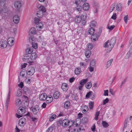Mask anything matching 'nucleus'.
Segmentation results:
<instances>
[{
	"label": "nucleus",
	"mask_w": 132,
	"mask_h": 132,
	"mask_svg": "<svg viewBox=\"0 0 132 132\" xmlns=\"http://www.w3.org/2000/svg\"><path fill=\"white\" fill-rule=\"evenodd\" d=\"M33 50H25V53L24 54L23 58L24 61H27L29 58L32 60H34L36 58L37 55L35 52H32Z\"/></svg>",
	"instance_id": "f257e3e1"
},
{
	"label": "nucleus",
	"mask_w": 132,
	"mask_h": 132,
	"mask_svg": "<svg viewBox=\"0 0 132 132\" xmlns=\"http://www.w3.org/2000/svg\"><path fill=\"white\" fill-rule=\"evenodd\" d=\"M116 39L115 37H112L110 40H108L104 43L103 45V47H107L111 49H112L116 43Z\"/></svg>",
	"instance_id": "f03ea898"
},
{
	"label": "nucleus",
	"mask_w": 132,
	"mask_h": 132,
	"mask_svg": "<svg viewBox=\"0 0 132 132\" xmlns=\"http://www.w3.org/2000/svg\"><path fill=\"white\" fill-rule=\"evenodd\" d=\"M63 123L62 126L63 127H67L68 126L70 128L72 126L73 123L72 121L65 119L63 120Z\"/></svg>",
	"instance_id": "7ed1b4c3"
},
{
	"label": "nucleus",
	"mask_w": 132,
	"mask_h": 132,
	"mask_svg": "<svg viewBox=\"0 0 132 132\" xmlns=\"http://www.w3.org/2000/svg\"><path fill=\"white\" fill-rule=\"evenodd\" d=\"M35 72V68L33 67L32 66L29 67L27 71V74L30 76L32 75Z\"/></svg>",
	"instance_id": "20e7f679"
},
{
	"label": "nucleus",
	"mask_w": 132,
	"mask_h": 132,
	"mask_svg": "<svg viewBox=\"0 0 132 132\" xmlns=\"http://www.w3.org/2000/svg\"><path fill=\"white\" fill-rule=\"evenodd\" d=\"M7 45V42L6 40L2 39L0 41V47L2 49L6 48Z\"/></svg>",
	"instance_id": "39448f33"
},
{
	"label": "nucleus",
	"mask_w": 132,
	"mask_h": 132,
	"mask_svg": "<svg viewBox=\"0 0 132 132\" xmlns=\"http://www.w3.org/2000/svg\"><path fill=\"white\" fill-rule=\"evenodd\" d=\"M11 90V89H10L6 100L5 107L7 110V109L9 103V101L10 98V94Z\"/></svg>",
	"instance_id": "423d86ee"
},
{
	"label": "nucleus",
	"mask_w": 132,
	"mask_h": 132,
	"mask_svg": "<svg viewBox=\"0 0 132 132\" xmlns=\"http://www.w3.org/2000/svg\"><path fill=\"white\" fill-rule=\"evenodd\" d=\"M17 111L19 114L22 115L25 113V110L23 107H20L18 109Z\"/></svg>",
	"instance_id": "0eeeda50"
},
{
	"label": "nucleus",
	"mask_w": 132,
	"mask_h": 132,
	"mask_svg": "<svg viewBox=\"0 0 132 132\" xmlns=\"http://www.w3.org/2000/svg\"><path fill=\"white\" fill-rule=\"evenodd\" d=\"M46 99H48L47 97V94L45 93L41 94L39 96V99L40 101H44Z\"/></svg>",
	"instance_id": "6e6552de"
},
{
	"label": "nucleus",
	"mask_w": 132,
	"mask_h": 132,
	"mask_svg": "<svg viewBox=\"0 0 132 132\" xmlns=\"http://www.w3.org/2000/svg\"><path fill=\"white\" fill-rule=\"evenodd\" d=\"M14 39L12 37H10L7 39V42L9 46H12L13 45V42Z\"/></svg>",
	"instance_id": "1a4fd4ad"
},
{
	"label": "nucleus",
	"mask_w": 132,
	"mask_h": 132,
	"mask_svg": "<svg viewBox=\"0 0 132 132\" xmlns=\"http://www.w3.org/2000/svg\"><path fill=\"white\" fill-rule=\"evenodd\" d=\"M39 110V107L38 105H36L33 109L32 111L34 114H36L38 112Z\"/></svg>",
	"instance_id": "9d476101"
},
{
	"label": "nucleus",
	"mask_w": 132,
	"mask_h": 132,
	"mask_svg": "<svg viewBox=\"0 0 132 132\" xmlns=\"http://www.w3.org/2000/svg\"><path fill=\"white\" fill-rule=\"evenodd\" d=\"M19 18L18 15H15L13 18V22L15 23H18L19 21Z\"/></svg>",
	"instance_id": "9b49d317"
},
{
	"label": "nucleus",
	"mask_w": 132,
	"mask_h": 132,
	"mask_svg": "<svg viewBox=\"0 0 132 132\" xmlns=\"http://www.w3.org/2000/svg\"><path fill=\"white\" fill-rule=\"evenodd\" d=\"M61 88L64 91H67L68 89V85L65 83H63L61 86Z\"/></svg>",
	"instance_id": "f8f14e48"
},
{
	"label": "nucleus",
	"mask_w": 132,
	"mask_h": 132,
	"mask_svg": "<svg viewBox=\"0 0 132 132\" xmlns=\"http://www.w3.org/2000/svg\"><path fill=\"white\" fill-rule=\"evenodd\" d=\"M14 6L16 8L19 9L21 6V4L20 2L17 1L14 3Z\"/></svg>",
	"instance_id": "ddd939ff"
},
{
	"label": "nucleus",
	"mask_w": 132,
	"mask_h": 132,
	"mask_svg": "<svg viewBox=\"0 0 132 132\" xmlns=\"http://www.w3.org/2000/svg\"><path fill=\"white\" fill-rule=\"evenodd\" d=\"M36 29L34 27H32L30 29L29 31V34L30 36L34 35L36 33Z\"/></svg>",
	"instance_id": "4468645a"
},
{
	"label": "nucleus",
	"mask_w": 132,
	"mask_h": 132,
	"mask_svg": "<svg viewBox=\"0 0 132 132\" xmlns=\"http://www.w3.org/2000/svg\"><path fill=\"white\" fill-rule=\"evenodd\" d=\"M98 37L97 34H94L92 35L91 37V39L92 41L93 42H95L98 39Z\"/></svg>",
	"instance_id": "2eb2a0df"
},
{
	"label": "nucleus",
	"mask_w": 132,
	"mask_h": 132,
	"mask_svg": "<svg viewBox=\"0 0 132 132\" xmlns=\"http://www.w3.org/2000/svg\"><path fill=\"white\" fill-rule=\"evenodd\" d=\"M113 60V59H111L108 61L106 65V69H107L109 68V67L111 65L112 63Z\"/></svg>",
	"instance_id": "dca6fc26"
},
{
	"label": "nucleus",
	"mask_w": 132,
	"mask_h": 132,
	"mask_svg": "<svg viewBox=\"0 0 132 132\" xmlns=\"http://www.w3.org/2000/svg\"><path fill=\"white\" fill-rule=\"evenodd\" d=\"M89 4L87 3H84L83 6V9L85 11L88 10L89 9Z\"/></svg>",
	"instance_id": "f3484780"
},
{
	"label": "nucleus",
	"mask_w": 132,
	"mask_h": 132,
	"mask_svg": "<svg viewBox=\"0 0 132 132\" xmlns=\"http://www.w3.org/2000/svg\"><path fill=\"white\" fill-rule=\"evenodd\" d=\"M85 54L86 57L89 58L91 54V52L90 50H86L85 52Z\"/></svg>",
	"instance_id": "a211bd4d"
},
{
	"label": "nucleus",
	"mask_w": 132,
	"mask_h": 132,
	"mask_svg": "<svg viewBox=\"0 0 132 132\" xmlns=\"http://www.w3.org/2000/svg\"><path fill=\"white\" fill-rule=\"evenodd\" d=\"M60 95V93L58 91L55 92L53 94V97L55 99H57Z\"/></svg>",
	"instance_id": "6ab92c4d"
},
{
	"label": "nucleus",
	"mask_w": 132,
	"mask_h": 132,
	"mask_svg": "<svg viewBox=\"0 0 132 132\" xmlns=\"http://www.w3.org/2000/svg\"><path fill=\"white\" fill-rule=\"evenodd\" d=\"M130 55H132V50H129L125 56V59H128Z\"/></svg>",
	"instance_id": "aec40b11"
},
{
	"label": "nucleus",
	"mask_w": 132,
	"mask_h": 132,
	"mask_svg": "<svg viewBox=\"0 0 132 132\" xmlns=\"http://www.w3.org/2000/svg\"><path fill=\"white\" fill-rule=\"evenodd\" d=\"M37 15L38 17L41 18L43 16V12L40 10H38L37 13Z\"/></svg>",
	"instance_id": "412c9836"
},
{
	"label": "nucleus",
	"mask_w": 132,
	"mask_h": 132,
	"mask_svg": "<svg viewBox=\"0 0 132 132\" xmlns=\"http://www.w3.org/2000/svg\"><path fill=\"white\" fill-rule=\"evenodd\" d=\"M122 8V4L121 3H119L118 4L116 5V10L118 11L121 10Z\"/></svg>",
	"instance_id": "4be33fe9"
},
{
	"label": "nucleus",
	"mask_w": 132,
	"mask_h": 132,
	"mask_svg": "<svg viewBox=\"0 0 132 132\" xmlns=\"http://www.w3.org/2000/svg\"><path fill=\"white\" fill-rule=\"evenodd\" d=\"M88 81L87 79H83L81 80L80 82V84L83 86Z\"/></svg>",
	"instance_id": "5701e85b"
},
{
	"label": "nucleus",
	"mask_w": 132,
	"mask_h": 132,
	"mask_svg": "<svg viewBox=\"0 0 132 132\" xmlns=\"http://www.w3.org/2000/svg\"><path fill=\"white\" fill-rule=\"evenodd\" d=\"M90 66L95 67L96 65V61L95 59L92 60L90 62Z\"/></svg>",
	"instance_id": "b1692460"
},
{
	"label": "nucleus",
	"mask_w": 132,
	"mask_h": 132,
	"mask_svg": "<svg viewBox=\"0 0 132 132\" xmlns=\"http://www.w3.org/2000/svg\"><path fill=\"white\" fill-rule=\"evenodd\" d=\"M43 24L41 22L39 23L36 26L37 29L38 30L40 29L43 28Z\"/></svg>",
	"instance_id": "393cba45"
},
{
	"label": "nucleus",
	"mask_w": 132,
	"mask_h": 132,
	"mask_svg": "<svg viewBox=\"0 0 132 132\" xmlns=\"http://www.w3.org/2000/svg\"><path fill=\"white\" fill-rule=\"evenodd\" d=\"M95 30L93 27H91L89 29L88 31V33L90 35H93L94 32Z\"/></svg>",
	"instance_id": "a878e982"
},
{
	"label": "nucleus",
	"mask_w": 132,
	"mask_h": 132,
	"mask_svg": "<svg viewBox=\"0 0 132 132\" xmlns=\"http://www.w3.org/2000/svg\"><path fill=\"white\" fill-rule=\"evenodd\" d=\"M81 20V18L79 16H77L75 19V21L77 23H79Z\"/></svg>",
	"instance_id": "bb28decb"
},
{
	"label": "nucleus",
	"mask_w": 132,
	"mask_h": 132,
	"mask_svg": "<svg viewBox=\"0 0 132 132\" xmlns=\"http://www.w3.org/2000/svg\"><path fill=\"white\" fill-rule=\"evenodd\" d=\"M21 103V101L19 98L16 99L15 101V104L16 106H19Z\"/></svg>",
	"instance_id": "cd10ccee"
},
{
	"label": "nucleus",
	"mask_w": 132,
	"mask_h": 132,
	"mask_svg": "<svg viewBox=\"0 0 132 132\" xmlns=\"http://www.w3.org/2000/svg\"><path fill=\"white\" fill-rule=\"evenodd\" d=\"M81 72V69L79 67L76 68L75 72L76 75H78Z\"/></svg>",
	"instance_id": "c85d7f7f"
},
{
	"label": "nucleus",
	"mask_w": 132,
	"mask_h": 132,
	"mask_svg": "<svg viewBox=\"0 0 132 132\" xmlns=\"http://www.w3.org/2000/svg\"><path fill=\"white\" fill-rule=\"evenodd\" d=\"M39 10H40L43 12H45L46 11L45 8L43 5H41L39 8Z\"/></svg>",
	"instance_id": "c756f323"
},
{
	"label": "nucleus",
	"mask_w": 132,
	"mask_h": 132,
	"mask_svg": "<svg viewBox=\"0 0 132 132\" xmlns=\"http://www.w3.org/2000/svg\"><path fill=\"white\" fill-rule=\"evenodd\" d=\"M92 85V84L91 82H89L85 85V86L87 89H90Z\"/></svg>",
	"instance_id": "7c9ffc66"
},
{
	"label": "nucleus",
	"mask_w": 132,
	"mask_h": 132,
	"mask_svg": "<svg viewBox=\"0 0 132 132\" xmlns=\"http://www.w3.org/2000/svg\"><path fill=\"white\" fill-rule=\"evenodd\" d=\"M96 24V22L95 21H92L90 22L89 26L91 27H95Z\"/></svg>",
	"instance_id": "2f4dec72"
},
{
	"label": "nucleus",
	"mask_w": 132,
	"mask_h": 132,
	"mask_svg": "<svg viewBox=\"0 0 132 132\" xmlns=\"http://www.w3.org/2000/svg\"><path fill=\"white\" fill-rule=\"evenodd\" d=\"M70 105V102L69 101H68L66 102L64 104V107L65 109L68 108Z\"/></svg>",
	"instance_id": "473e14b6"
},
{
	"label": "nucleus",
	"mask_w": 132,
	"mask_h": 132,
	"mask_svg": "<svg viewBox=\"0 0 132 132\" xmlns=\"http://www.w3.org/2000/svg\"><path fill=\"white\" fill-rule=\"evenodd\" d=\"M56 117V116L55 114L53 115L49 119V121H52Z\"/></svg>",
	"instance_id": "72a5a7b5"
},
{
	"label": "nucleus",
	"mask_w": 132,
	"mask_h": 132,
	"mask_svg": "<svg viewBox=\"0 0 132 132\" xmlns=\"http://www.w3.org/2000/svg\"><path fill=\"white\" fill-rule=\"evenodd\" d=\"M32 47L35 49H37L38 48V44L36 43H32Z\"/></svg>",
	"instance_id": "f704fd0d"
},
{
	"label": "nucleus",
	"mask_w": 132,
	"mask_h": 132,
	"mask_svg": "<svg viewBox=\"0 0 132 132\" xmlns=\"http://www.w3.org/2000/svg\"><path fill=\"white\" fill-rule=\"evenodd\" d=\"M22 94V92L21 90H17L16 95L17 96H21Z\"/></svg>",
	"instance_id": "c9c22d12"
},
{
	"label": "nucleus",
	"mask_w": 132,
	"mask_h": 132,
	"mask_svg": "<svg viewBox=\"0 0 132 132\" xmlns=\"http://www.w3.org/2000/svg\"><path fill=\"white\" fill-rule=\"evenodd\" d=\"M89 106L90 109H92L94 106V102H90L89 103Z\"/></svg>",
	"instance_id": "e433bc0d"
},
{
	"label": "nucleus",
	"mask_w": 132,
	"mask_h": 132,
	"mask_svg": "<svg viewBox=\"0 0 132 132\" xmlns=\"http://www.w3.org/2000/svg\"><path fill=\"white\" fill-rule=\"evenodd\" d=\"M93 93L92 91H89L88 92L86 95V97L87 98H89L92 95V93Z\"/></svg>",
	"instance_id": "4c0bfd02"
},
{
	"label": "nucleus",
	"mask_w": 132,
	"mask_h": 132,
	"mask_svg": "<svg viewBox=\"0 0 132 132\" xmlns=\"http://www.w3.org/2000/svg\"><path fill=\"white\" fill-rule=\"evenodd\" d=\"M102 124L104 127H107L109 126L108 124L105 121H103L102 122Z\"/></svg>",
	"instance_id": "58836bf2"
},
{
	"label": "nucleus",
	"mask_w": 132,
	"mask_h": 132,
	"mask_svg": "<svg viewBox=\"0 0 132 132\" xmlns=\"http://www.w3.org/2000/svg\"><path fill=\"white\" fill-rule=\"evenodd\" d=\"M63 124V120L61 119H60L57 122V125L59 126H60L61 125L62 126Z\"/></svg>",
	"instance_id": "ea45409f"
},
{
	"label": "nucleus",
	"mask_w": 132,
	"mask_h": 132,
	"mask_svg": "<svg viewBox=\"0 0 132 132\" xmlns=\"http://www.w3.org/2000/svg\"><path fill=\"white\" fill-rule=\"evenodd\" d=\"M100 113V111L97 112L95 114V120H97Z\"/></svg>",
	"instance_id": "a19ab883"
},
{
	"label": "nucleus",
	"mask_w": 132,
	"mask_h": 132,
	"mask_svg": "<svg viewBox=\"0 0 132 132\" xmlns=\"http://www.w3.org/2000/svg\"><path fill=\"white\" fill-rule=\"evenodd\" d=\"M115 27V26L114 25L110 26L108 25L107 26L108 29L110 30H112Z\"/></svg>",
	"instance_id": "79ce46f5"
},
{
	"label": "nucleus",
	"mask_w": 132,
	"mask_h": 132,
	"mask_svg": "<svg viewBox=\"0 0 132 132\" xmlns=\"http://www.w3.org/2000/svg\"><path fill=\"white\" fill-rule=\"evenodd\" d=\"M34 39L35 38L33 36L30 37L29 38V41L30 42L32 43H34L33 42L34 41Z\"/></svg>",
	"instance_id": "37998d69"
},
{
	"label": "nucleus",
	"mask_w": 132,
	"mask_h": 132,
	"mask_svg": "<svg viewBox=\"0 0 132 132\" xmlns=\"http://www.w3.org/2000/svg\"><path fill=\"white\" fill-rule=\"evenodd\" d=\"M71 97H72V99L74 100H76L78 98V97L77 96V95L75 94H72L71 95Z\"/></svg>",
	"instance_id": "c03bdc74"
},
{
	"label": "nucleus",
	"mask_w": 132,
	"mask_h": 132,
	"mask_svg": "<svg viewBox=\"0 0 132 132\" xmlns=\"http://www.w3.org/2000/svg\"><path fill=\"white\" fill-rule=\"evenodd\" d=\"M31 78L30 77V78H26L25 80V81L26 83L30 84L31 83V79L30 78Z\"/></svg>",
	"instance_id": "a18cd8bd"
},
{
	"label": "nucleus",
	"mask_w": 132,
	"mask_h": 132,
	"mask_svg": "<svg viewBox=\"0 0 132 132\" xmlns=\"http://www.w3.org/2000/svg\"><path fill=\"white\" fill-rule=\"evenodd\" d=\"M102 33V30L101 29H99V31L97 32L96 34H97V35L98 36L99 38V37L100 36Z\"/></svg>",
	"instance_id": "49530a36"
},
{
	"label": "nucleus",
	"mask_w": 132,
	"mask_h": 132,
	"mask_svg": "<svg viewBox=\"0 0 132 132\" xmlns=\"http://www.w3.org/2000/svg\"><path fill=\"white\" fill-rule=\"evenodd\" d=\"M53 130V127H50L46 130V132H52Z\"/></svg>",
	"instance_id": "de8ad7c7"
},
{
	"label": "nucleus",
	"mask_w": 132,
	"mask_h": 132,
	"mask_svg": "<svg viewBox=\"0 0 132 132\" xmlns=\"http://www.w3.org/2000/svg\"><path fill=\"white\" fill-rule=\"evenodd\" d=\"M80 66L83 68H85L86 65V63L82 62H80Z\"/></svg>",
	"instance_id": "09e8293b"
},
{
	"label": "nucleus",
	"mask_w": 132,
	"mask_h": 132,
	"mask_svg": "<svg viewBox=\"0 0 132 132\" xmlns=\"http://www.w3.org/2000/svg\"><path fill=\"white\" fill-rule=\"evenodd\" d=\"M82 9V7L81 6L78 5L77 7V10L78 11H80Z\"/></svg>",
	"instance_id": "8fccbe9b"
},
{
	"label": "nucleus",
	"mask_w": 132,
	"mask_h": 132,
	"mask_svg": "<svg viewBox=\"0 0 132 132\" xmlns=\"http://www.w3.org/2000/svg\"><path fill=\"white\" fill-rule=\"evenodd\" d=\"M109 100L108 98H107L103 101V104L105 105L106 103H107L109 101Z\"/></svg>",
	"instance_id": "3c124183"
},
{
	"label": "nucleus",
	"mask_w": 132,
	"mask_h": 132,
	"mask_svg": "<svg viewBox=\"0 0 132 132\" xmlns=\"http://www.w3.org/2000/svg\"><path fill=\"white\" fill-rule=\"evenodd\" d=\"M117 18V15L116 13H114L113 14L111 18L114 20H115Z\"/></svg>",
	"instance_id": "603ef678"
},
{
	"label": "nucleus",
	"mask_w": 132,
	"mask_h": 132,
	"mask_svg": "<svg viewBox=\"0 0 132 132\" xmlns=\"http://www.w3.org/2000/svg\"><path fill=\"white\" fill-rule=\"evenodd\" d=\"M115 7L114 5H112L110 10V12H112L114 10Z\"/></svg>",
	"instance_id": "864d4df0"
},
{
	"label": "nucleus",
	"mask_w": 132,
	"mask_h": 132,
	"mask_svg": "<svg viewBox=\"0 0 132 132\" xmlns=\"http://www.w3.org/2000/svg\"><path fill=\"white\" fill-rule=\"evenodd\" d=\"M81 108H82V109H85L87 110H88V107L87 106L84 105H82Z\"/></svg>",
	"instance_id": "5fc2aeb1"
},
{
	"label": "nucleus",
	"mask_w": 132,
	"mask_h": 132,
	"mask_svg": "<svg viewBox=\"0 0 132 132\" xmlns=\"http://www.w3.org/2000/svg\"><path fill=\"white\" fill-rule=\"evenodd\" d=\"M124 19L126 23H127L128 19V15H127L125 16L124 18Z\"/></svg>",
	"instance_id": "6e6d98bb"
},
{
	"label": "nucleus",
	"mask_w": 132,
	"mask_h": 132,
	"mask_svg": "<svg viewBox=\"0 0 132 132\" xmlns=\"http://www.w3.org/2000/svg\"><path fill=\"white\" fill-rule=\"evenodd\" d=\"M94 67H91L89 65V67L88 68L89 71L91 72L93 71Z\"/></svg>",
	"instance_id": "4d7b16f0"
},
{
	"label": "nucleus",
	"mask_w": 132,
	"mask_h": 132,
	"mask_svg": "<svg viewBox=\"0 0 132 132\" xmlns=\"http://www.w3.org/2000/svg\"><path fill=\"white\" fill-rule=\"evenodd\" d=\"M18 86L21 88H22L23 86V83L22 82H21L19 84H18Z\"/></svg>",
	"instance_id": "13d9d810"
},
{
	"label": "nucleus",
	"mask_w": 132,
	"mask_h": 132,
	"mask_svg": "<svg viewBox=\"0 0 132 132\" xmlns=\"http://www.w3.org/2000/svg\"><path fill=\"white\" fill-rule=\"evenodd\" d=\"M6 1L5 0H1V5H2L4 6L5 5Z\"/></svg>",
	"instance_id": "bf43d9fd"
},
{
	"label": "nucleus",
	"mask_w": 132,
	"mask_h": 132,
	"mask_svg": "<svg viewBox=\"0 0 132 132\" xmlns=\"http://www.w3.org/2000/svg\"><path fill=\"white\" fill-rule=\"evenodd\" d=\"M104 96H108V90H104Z\"/></svg>",
	"instance_id": "052dcab7"
},
{
	"label": "nucleus",
	"mask_w": 132,
	"mask_h": 132,
	"mask_svg": "<svg viewBox=\"0 0 132 132\" xmlns=\"http://www.w3.org/2000/svg\"><path fill=\"white\" fill-rule=\"evenodd\" d=\"M88 49H92L93 48V45L91 44H89L88 46Z\"/></svg>",
	"instance_id": "680f3d73"
},
{
	"label": "nucleus",
	"mask_w": 132,
	"mask_h": 132,
	"mask_svg": "<svg viewBox=\"0 0 132 132\" xmlns=\"http://www.w3.org/2000/svg\"><path fill=\"white\" fill-rule=\"evenodd\" d=\"M81 0H76L75 2V3L77 5H78L80 2H81Z\"/></svg>",
	"instance_id": "e2e57ef3"
},
{
	"label": "nucleus",
	"mask_w": 132,
	"mask_h": 132,
	"mask_svg": "<svg viewBox=\"0 0 132 132\" xmlns=\"http://www.w3.org/2000/svg\"><path fill=\"white\" fill-rule=\"evenodd\" d=\"M75 78L73 77L70 78L69 79V81L70 82H72L75 80Z\"/></svg>",
	"instance_id": "0e129e2a"
},
{
	"label": "nucleus",
	"mask_w": 132,
	"mask_h": 132,
	"mask_svg": "<svg viewBox=\"0 0 132 132\" xmlns=\"http://www.w3.org/2000/svg\"><path fill=\"white\" fill-rule=\"evenodd\" d=\"M81 110L82 111V113H86L88 111V110H86L85 109H82V108H81Z\"/></svg>",
	"instance_id": "69168bd1"
},
{
	"label": "nucleus",
	"mask_w": 132,
	"mask_h": 132,
	"mask_svg": "<svg viewBox=\"0 0 132 132\" xmlns=\"http://www.w3.org/2000/svg\"><path fill=\"white\" fill-rule=\"evenodd\" d=\"M40 19L37 18H35V21L36 23H37L40 21Z\"/></svg>",
	"instance_id": "338daca9"
},
{
	"label": "nucleus",
	"mask_w": 132,
	"mask_h": 132,
	"mask_svg": "<svg viewBox=\"0 0 132 132\" xmlns=\"http://www.w3.org/2000/svg\"><path fill=\"white\" fill-rule=\"evenodd\" d=\"M95 125L94 124V126L92 127L91 128V130L92 131L94 132L95 131Z\"/></svg>",
	"instance_id": "774afa93"
}]
</instances>
